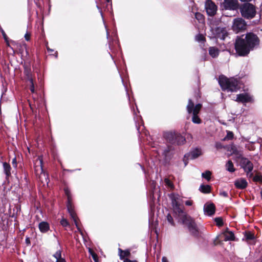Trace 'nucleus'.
Instances as JSON below:
<instances>
[{
    "instance_id": "nucleus-1",
    "label": "nucleus",
    "mask_w": 262,
    "mask_h": 262,
    "mask_svg": "<svg viewBox=\"0 0 262 262\" xmlns=\"http://www.w3.org/2000/svg\"><path fill=\"white\" fill-rule=\"evenodd\" d=\"M259 43V39L255 34L248 33L246 35H243L237 38L235 48L239 55L245 56L257 46Z\"/></svg>"
},
{
    "instance_id": "nucleus-2",
    "label": "nucleus",
    "mask_w": 262,
    "mask_h": 262,
    "mask_svg": "<svg viewBox=\"0 0 262 262\" xmlns=\"http://www.w3.org/2000/svg\"><path fill=\"white\" fill-rule=\"evenodd\" d=\"M219 83L223 90L228 92H236L240 88L239 82L233 77L228 78L224 76H221Z\"/></svg>"
},
{
    "instance_id": "nucleus-3",
    "label": "nucleus",
    "mask_w": 262,
    "mask_h": 262,
    "mask_svg": "<svg viewBox=\"0 0 262 262\" xmlns=\"http://www.w3.org/2000/svg\"><path fill=\"white\" fill-rule=\"evenodd\" d=\"M180 219L182 223L187 226L189 231L191 234L194 236H196L198 234V228L196 226L194 220L190 216L186 214H183Z\"/></svg>"
},
{
    "instance_id": "nucleus-4",
    "label": "nucleus",
    "mask_w": 262,
    "mask_h": 262,
    "mask_svg": "<svg viewBox=\"0 0 262 262\" xmlns=\"http://www.w3.org/2000/svg\"><path fill=\"white\" fill-rule=\"evenodd\" d=\"M201 107V104L199 103L194 105L191 99L188 100V103L187 105V111L188 114L192 113V121L194 123L200 124L201 123V120L198 116Z\"/></svg>"
},
{
    "instance_id": "nucleus-5",
    "label": "nucleus",
    "mask_w": 262,
    "mask_h": 262,
    "mask_svg": "<svg viewBox=\"0 0 262 262\" xmlns=\"http://www.w3.org/2000/svg\"><path fill=\"white\" fill-rule=\"evenodd\" d=\"M64 192L66 194L68 199V202H67V209L68 210L69 213H70V215L71 217V218L73 219V221L74 222V223L77 227L78 230H79V228L78 227V221L77 218L76 216V214L74 210V208L72 204V198L71 195V193L70 191V190L68 189V188H65L64 189Z\"/></svg>"
},
{
    "instance_id": "nucleus-6",
    "label": "nucleus",
    "mask_w": 262,
    "mask_h": 262,
    "mask_svg": "<svg viewBox=\"0 0 262 262\" xmlns=\"http://www.w3.org/2000/svg\"><path fill=\"white\" fill-rule=\"evenodd\" d=\"M242 15L247 19L253 18L256 14L255 7L250 3H245L241 7Z\"/></svg>"
},
{
    "instance_id": "nucleus-7",
    "label": "nucleus",
    "mask_w": 262,
    "mask_h": 262,
    "mask_svg": "<svg viewBox=\"0 0 262 262\" xmlns=\"http://www.w3.org/2000/svg\"><path fill=\"white\" fill-rule=\"evenodd\" d=\"M169 198L171 201V205L174 212L181 217L185 214L183 209L180 207V196L177 194L171 193L169 194Z\"/></svg>"
},
{
    "instance_id": "nucleus-8",
    "label": "nucleus",
    "mask_w": 262,
    "mask_h": 262,
    "mask_svg": "<svg viewBox=\"0 0 262 262\" xmlns=\"http://www.w3.org/2000/svg\"><path fill=\"white\" fill-rule=\"evenodd\" d=\"M221 6L225 10L233 11V14L232 15H234L235 13L236 12L235 11H236L238 8V4L237 0H224L222 3ZM224 14L227 16H232V15H229L226 13Z\"/></svg>"
},
{
    "instance_id": "nucleus-9",
    "label": "nucleus",
    "mask_w": 262,
    "mask_h": 262,
    "mask_svg": "<svg viewBox=\"0 0 262 262\" xmlns=\"http://www.w3.org/2000/svg\"><path fill=\"white\" fill-rule=\"evenodd\" d=\"M238 157L241 158V165L245 171L247 172V175L250 177L252 176L251 172L253 170V164L248 159L242 157V154L241 152L237 154Z\"/></svg>"
},
{
    "instance_id": "nucleus-10",
    "label": "nucleus",
    "mask_w": 262,
    "mask_h": 262,
    "mask_svg": "<svg viewBox=\"0 0 262 262\" xmlns=\"http://www.w3.org/2000/svg\"><path fill=\"white\" fill-rule=\"evenodd\" d=\"M246 26V23L243 18H236L233 20L232 27L233 30L235 32L238 33L241 31L245 30Z\"/></svg>"
},
{
    "instance_id": "nucleus-11",
    "label": "nucleus",
    "mask_w": 262,
    "mask_h": 262,
    "mask_svg": "<svg viewBox=\"0 0 262 262\" xmlns=\"http://www.w3.org/2000/svg\"><path fill=\"white\" fill-rule=\"evenodd\" d=\"M236 101L243 103H253L254 98L249 93H243L236 95Z\"/></svg>"
},
{
    "instance_id": "nucleus-12",
    "label": "nucleus",
    "mask_w": 262,
    "mask_h": 262,
    "mask_svg": "<svg viewBox=\"0 0 262 262\" xmlns=\"http://www.w3.org/2000/svg\"><path fill=\"white\" fill-rule=\"evenodd\" d=\"M205 8L207 14L209 16H214L217 11V7L211 0H207L205 4Z\"/></svg>"
},
{
    "instance_id": "nucleus-13",
    "label": "nucleus",
    "mask_w": 262,
    "mask_h": 262,
    "mask_svg": "<svg viewBox=\"0 0 262 262\" xmlns=\"http://www.w3.org/2000/svg\"><path fill=\"white\" fill-rule=\"evenodd\" d=\"M55 248L57 250L53 255V256L56 259L55 262H66L64 258L61 257V248L58 241H57L55 243Z\"/></svg>"
},
{
    "instance_id": "nucleus-14",
    "label": "nucleus",
    "mask_w": 262,
    "mask_h": 262,
    "mask_svg": "<svg viewBox=\"0 0 262 262\" xmlns=\"http://www.w3.org/2000/svg\"><path fill=\"white\" fill-rule=\"evenodd\" d=\"M214 34L216 38L224 40L228 35V32L225 28L218 27L215 29Z\"/></svg>"
},
{
    "instance_id": "nucleus-15",
    "label": "nucleus",
    "mask_w": 262,
    "mask_h": 262,
    "mask_svg": "<svg viewBox=\"0 0 262 262\" xmlns=\"http://www.w3.org/2000/svg\"><path fill=\"white\" fill-rule=\"evenodd\" d=\"M223 239L224 241H233L234 239V235L232 232L226 230L224 231L221 235L216 237V239L220 241Z\"/></svg>"
},
{
    "instance_id": "nucleus-16",
    "label": "nucleus",
    "mask_w": 262,
    "mask_h": 262,
    "mask_svg": "<svg viewBox=\"0 0 262 262\" xmlns=\"http://www.w3.org/2000/svg\"><path fill=\"white\" fill-rule=\"evenodd\" d=\"M215 206L213 203H206L204 206V214L207 215H212L215 212Z\"/></svg>"
},
{
    "instance_id": "nucleus-17",
    "label": "nucleus",
    "mask_w": 262,
    "mask_h": 262,
    "mask_svg": "<svg viewBox=\"0 0 262 262\" xmlns=\"http://www.w3.org/2000/svg\"><path fill=\"white\" fill-rule=\"evenodd\" d=\"M177 134L172 132H167L164 134V138L170 143H175L176 136Z\"/></svg>"
},
{
    "instance_id": "nucleus-18",
    "label": "nucleus",
    "mask_w": 262,
    "mask_h": 262,
    "mask_svg": "<svg viewBox=\"0 0 262 262\" xmlns=\"http://www.w3.org/2000/svg\"><path fill=\"white\" fill-rule=\"evenodd\" d=\"M202 155V151L200 149L195 148L191 151L188 154V157L190 159H194Z\"/></svg>"
},
{
    "instance_id": "nucleus-19",
    "label": "nucleus",
    "mask_w": 262,
    "mask_h": 262,
    "mask_svg": "<svg viewBox=\"0 0 262 262\" xmlns=\"http://www.w3.org/2000/svg\"><path fill=\"white\" fill-rule=\"evenodd\" d=\"M234 184L237 188L244 189L246 187L247 182L244 179H239L235 181Z\"/></svg>"
},
{
    "instance_id": "nucleus-20",
    "label": "nucleus",
    "mask_w": 262,
    "mask_h": 262,
    "mask_svg": "<svg viewBox=\"0 0 262 262\" xmlns=\"http://www.w3.org/2000/svg\"><path fill=\"white\" fill-rule=\"evenodd\" d=\"M209 53L212 57L215 58L219 54V50L216 47H211L209 49Z\"/></svg>"
},
{
    "instance_id": "nucleus-21",
    "label": "nucleus",
    "mask_w": 262,
    "mask_h": 262,
    "mask_svg": "<svg viewBox=\"0 0 262 262\" xmlns=\"http://www.w3.org/2000/svg\"><path fill=\"white\" fill-rule=\"evenodd\" d=\"M39 228L41 232H46L49 229V225L47 222H42L39 224Z\"/></svg>"
},
{
    "instance_id": "nucleus-22",
    "label": "nucleus",
    "mask_w": 262,
    "mask_h": 262,
    "mask_svg": "<svg viewBox=\"0 0 262 262\" xmlns=\"http://www.w3.org/2000/svg\"><path fill=\"white\" fill-rule=\"evenodd\" d=\"M170 151V148L168 147H165L164 148H160L158 150V154H162L163 155L165 158H166L169 156V153Z\"/></svg>"
},
{
    "instance_id": "nucleus-23",
    "label": "nucleus",
    "mask_w": 262,
    "mask_h": 262,
    "mask_svg": "<svg viewBox=\"0 0 262 262\" xmlns=\"http://www.w3.org/2000/svg\"><path fill=\"white\" fill-rule=\"evenodd\" d=\"M185 142V138L181 135L177 134V136H176L175 143L181 145L183 144Z\"/></svg>"
},
{
    "instance_id": "nucleus-24",
    "label": "nucleus",
    "mask_w": 262,
    "mask_h": 262,
    "mask_svg": "<svg viewBox=\"0 0 262 262\" xmlns=\"http://www.w3.org/2000/svg\"><path fill=\"white\" fill-rule=\"evenodd\" d=\"M119 255L120 259H122L125 257H127L130 255V251L129 250H122L121 249H119Z\"/></svg>"
},
{
    "instance_id": "nucleus-25",
    "label": "nucleus",
    "mask_w": 262,
    "mask_h": 262,
    "mask_svg": "<svg viewBox=\"0 0 262 262\" xmlns=\"http://www.w3.org/2000/svg\"><path fill=\"white\" fill-rule=\"evenodd\" d=\"M226 169L230 172H233L235 171L233 164L231 160H229L226 164Z\"/></svg>"
},
{
    "instance_id": "nucleus-26",
    "label": "nucleus",
    "mask_w": 262,
    "mask_h": 262,
    "mask_svg": "<svg viewBox=\"0 0 262 262\" xmlns=\"http://www.w3.org/2000/svg\"><path fill=\"white\" fill-rule=\"evenodd\" d=\"M3 167H4L5 173L6 174V176L8 177L10 176L11 175L10 165L9 164H8L7 163L4 162L3 163Z\"/></svg>"
},
{
    "instance_id": "nucleus-27",
    "label": "nucleus",
    "mask_w": 262,
    "mask_h": 262,
    "mask_svg": "<svg viewBox=\"0 0 262 262\" xmlns=\"http://www.w3.org/2000/svg\"><path fill=\"white\" fill-rule=\"evenodd\" d=\"M211 187L208 185H202L200 187V190L203 193H209L210 191Z\"/></svg>"
},
{
    "instance_id": "nucleus-28",
    "label": "nucleus",
    "mask_w": 262,
    "mask_h": 262,
    "mask_svg": "<svg viewBox=\"0 0 262 262\" xmlns=\"http://www.w3.org/2000/svg\"><path fill=\"white\" fill-rule=\"evenodd\" d=\"M211 174V172L209 170H207L205 172L202 173V176L203 178L206 179L208 181H209L210 180Z\"/></svg>"
},
{
    "instance_id": "nucleus-29",
    "label": "nucleus",
    "mask_w": 262,
    "mask_h": 262,
    "mask_svg": "<svg viewBox=\"0 0 262 262\" xmlns=\"http://www.w3.org/2000/svg\"><path fill=\"white\" fill-rule=\"evenodd\" d=\"M89 252L92 255L95 262H99L98 259V257L96 254H95L92 250V249L89 248Z\"/></svg>"
},
{
    "instance_id": "nucleus-30",
    "label": "nucleus",
    "mask_w": 262,
    "mask_h": 262,
    "mask_svg": "<svg viewBox=\"0 0 262 262\" xmlns=\"http://www.w3.org/2000/svg\"><path fill=\"white\" fill-rule=\"evenodd\" d=\"M195 40L198 42H204L205 40L204 36L202 34H198L195 37Z\"/></svg>"
},
{
    "instance_id": "nucleus-31",
    "label": "nucleus",
    "mask_w": 262,
    "mask_h": 262,
    "mask_svg": "<svg viewBox=\"0 0 262 262\" xmlns=\"http://www.w3.org/2000/svg\"><path fill=\"white\" fill-rule=\"evenodd\" d=\"M167 220L170 225H171L172 226L174 225L172 217L169 213H168L167 215Z\"/></svg>"
},
{
    "instance_id": "nucleus-32",
    "label": "nucleus",
    "mask_w": 262,
    "mask_h": 262,
    "mask_svg": "<svg viewBox=\"0 0 262 262\" xmlns=\"http://www.w3.org/2000/svg\"><path fill=\"white\" fill-rule=\"evenodd\" d=\"M215 222L218 226H221L223 225V220L221 217H216L215 219Z\"/></svg>"
},
{
    "instance_id": "nucleus-33",
    "label": "nucleus",
    "mask_w": 262,
    "mask_h": 262,
    "mask_svg": "<svg viewBox=\"0 0 262 262\" xmlns=\"http://www.w3.org/2000/svg\"><path fill=\"white\" fill-rule=\"evenodd\" d=\"M246 147L247 148L250 150H253L254 149L253 142H249L247 143L246 145Z\"/></svg>"
},
{
    "instance_id": "nucleus-34",
    "label": "nucleus",
    "mask_w": 262,
    "mask_h": 262,
    "mask_svg": "<svg viewBox=\"0 0 262 262\" xmlns=\"http://www.w3.org/2000/svg\"><path fill=\"white\" fill-rule=\"evenodd\" d=\"M245 237L247 239H252L254 238V234L251 232L246 233Z\"/></svg>"
},
{
    "instance_id": "nucleus-35",
    "label": "nucleus",
    "mask_w": 262,
    "mask_h": 262,
    "mask_svg": "<svg viewBox=\"0 0 262 262\" xmlns=\"http://www.w3.org/2000/svg\"><path fill=\"white\" fill-rule=\"evenodd\" d=\"M195 18L200 21L203 20V16L201 13H195Z\"/></svg>"
},
{
    "instance_id": "nucleus-36",
    "label": "nucleus",
    "mask_w": 262,
    "mask_h": 262,
    "mask_svg": "<svg viewBox=\"0 0 262 262\" xmlns=\"http://www.w3.org/2000/svg\"><path fill=\"white\" fill-rule=\"evenodd\" d=\"M233 137V134L231 132H228L227 133V136L225 138V139H232Z\"/></svg>"
},
{
    "instance_id": "nucleus-37",
    "label": "nucleus",
    "mask_w": 262,
    "mask_h": 262,
    "mask_svg": "<svg viewBox=\"0 0 262 262\" xmlns=\"http://www.w3.org/2000/svg\"><path fill=\"white\" fill-rule=\"evenodd\" d=\"M61 224L63 226V227H66L67 226L69 225V223L68 222V221L66 220V219H62L61 221Z\"/></svg>"
},
{
    "instance_id": "nucleus-38",
    "label": "nucleus",
    "mask_w": 262,
    "mask_h": 262,
    "mask_svg": "<svg viewBox=\"0 0 262 262\" xmlns=\"http://www.w3.org/2000/svg\"><path fill=\"white\" fill-rule=\"evenodd\" d=\"M30 34L28 32H27L25 35V38L27 41H29L30 39Z\"/></svg>"
},
{
    "instance_id": "nucleus-39",
    "label": "nucleus",
    "mask_w": 262,
    "mask_h": 262,
    "mask_svg": "<svg viewBox=\"0 0 262 262\" xmlns=\"http://www.w3.org/2000/svg\"><path fill=\"white\" fill-rule=\"evenodd\" d=\"M185 203L187 206H192L193 204V201L191 200H187L185 201Z\"/></svg>"
},
{
    "instance_id": "nucleus-40",
    "label": "nucleus",
    "mask_w": 262,
    "mask_h": 262,
    "mask_svg": "<svg viewBox=\"0 0 262 262\" xmlns=\"http://www.w3.org/2000/svg\"><path fill=\"white\" fill-rule=\"evenodd\" d=\"M52 55L54 56L56 58L57 56V52H54L53 50L50 49V56Z\"/></svg>"
},
{
    "instance_id": "nucleus-41",
    "label": "nucleus",
    "mask_w": 262,
    "mask_h": 262,
    "mask_svg": "<svg viewBox=\"0 0 262 262\" xmlns=\"http://www.w3.org/2000/svg\"><path fill=\"white\" fill-rule=\"evenodd\" d=\"M165 182L166 183V184L169 187H171L172 186V184H171V182L168 180V179H166L165 180Z\"/></svg>"
},
{
    "instance_id": "nucleus-42",
    "label": "nucleus",
    "mask_w": 262,
    "mask_h": 262,
    "mask_svg": "<svg viewBox=\"0 0 262 262\" xmlns=\"http://www.w3.org/2000/svg\"><path fill=\"white\" fill-rule=\"evenodd\" d=\"M12 163L13 166L14 167H17V163H16V160L15 158L13 159Z\"/></svg>"
},
{
    "instance_id": "nucleus-43",
    "label": "nucleus",
    "mask_w": 262,
    "mask_h": 262,
    "mask_svg": "<svg viewBox=\"0 0 262 262\" xmlns=\"http://www.w3.org/2000/svg\"><path fill=\"white\" fill-rule=\"evenodd\" d=\"M261 179V176H255L254 178V180L255 181H260Z\"/></svg>"
},
{
    "instance_id": "nucleus-44",
    "label": "nucleus",
    "mask_w": 262,
    "mask_h": 262,
    "mask_svg": "<svg viewBox=\"0 0 262 262\" xmlns=\"http://www.w3.org/2000/svg\"><path fill=\"white\" fill-rule=\"evenodd\" d=\"M215 147L217 148H221L222 147V145L220 143H216V144H215Z\"/></svg>"
},
{
    "instance_id": "nucleus-45",
    "label": "nucleus",
    "mask_w": 262,
    "mask_h": 262,
    "mask_svg": "<svg viewBox=\"0 0 262 262\" xmlns=\"http://www.w3.org/2000/svg\"><path fill=\"white\" fill-rule=\"evenodd\" d=\"M124 262H137L136 260H131L128 258H125L124 259Z\"/></svg>"
},
{
    "instance_id": "nucleus-46",
    "label": "nucleus",
    "mask_w": 262,
    "mask_h": 262,
    "mask_svg": "<svg viewBox=\"0 0 262 262\" xmlns=\"http://www.w3.org/2000/svg\"><path fill=\"white\" fill-rule=\"evenodd\" d=\"M3 35H4V37L5 40H6V41L7 42V46H9L10 45H9V42H8V38H7V36H6V34H4Z\"/></svg>"
},
{
    "instance_id": "nucleus-47",
    "label": "nucleus",
    "mask_w": 262,
    "mask_h": 262,
    "mask_svg": "<svg viewBox=\"0 0 262 262\" xmlns=\"http://www.w3.org/2000/svg\"><path fill=\"white\" fill-rule=\"evenodd\" d=\"M162 262H169V261L166 257H163L162 258Z\"/></svg>"
},
{
    "instance_id": "nucleus-48",
    "label": "nucleus",
    "mask_w": 262,
    "mask_h": 262,
    "mask_svg": "<svg viewBox=\"0 0 262 262\" xmlns=\"http://www.w3.org/2000/svg\"><path fill=\"white\" fill-rule=\"evenodd\" d=\"M221 194L225 197H227L228 195L227 193L225 191L221 192Z\"/></svg>"
},
{
    "instance_id": "nucleus-49",
    "label": "nucleus",
    "mask_w": 262,
    "mask_h": 262,
    "mask_svg": "<svg viewBox=\"0 0 262 262\" xmlns=\"http://www.w3.org/2000/svg\"><path fill=\"white\" fill-rule=\"evenodd\" d=\"M26 242L27 244H29L30 243V239L29 238L26 239Z\"/></svg>"
},
{
    "instance_id": "nucleus-50",
    "label": "nucleus",
    "mask_w": 262,
    "mask_h": 262,
    "mask_svg": "<svg viewBox=\"0 0 262 262\" xmlns=\"http://www.w3.org/2000/svg\"><path fill=\"white\" fill-rule=\"evenodd\" d=\"M31 91L32 92H34V86L32 84L31 88Z\"/></svg>"
},
{
    "instance_id": "nucleus-51",
    "label": "nucleus",
    "mask_w": 262,
    "mask_h": 262,
    "mask_svg": "<svg viewBox=\"0 0 262 262\" xmlns=\"http://www.w3.org/2000/svg\"><path fill=\"white\" fill-rule=\"evenodd\" d=\"M241 1H242V2H249V1H251L252 0H240Z\"/></svg>"
},
{
    "instance_id": "nucleus-52",
    "label": "nucleus",
    "mask_w": 262,
    "mask_h": 262,
    "mask_svg": "<svg viewBox=\"0 0 262 262\" xmlns=\"http://www.w3.org/2000/svg\"><path fill=\"white\" fill-rule=\"evenodd\" d=\"M46 47H47V49L48 50H49V47H48V43H47Z\"/></svg>"
},
{
    "instance_id": "nucleus-53",
    "label": "nucleus",
    "mask_w": 262,
    "mask_h": 262,
    "mask_svg": "<svg viewBox=\"0 0 262 262\" xmlns=\"http://www.w3.org/2000/svg\"><path fill=\"white\" fill-rule=\"evenodd\" d=\"M39 162H40V163L41 164V160H39Z\"/></svg>"
},
{
    "instance_id": "nucleus-54",
    "label": "nucleus",
    "mask_w": 262,
    "mask_h": 262,
    "mask_svg": "<svg viewBox=\"0 0 262 262\" xmlns=\"http://www.w3.org/2000/svg\"><path fill=\"white\" fill-rule=\"evenodd\" d=\"M260 194H261V196L262 197V191L260 192Z\"/></svg>"
},
{
    "instance_id": "nucleus-55",
    "label": "nucleus",
    "mask_w": 262,
    "mask_h": 262,
    "mask_svg": "<svg viewBox=\"0 0 262 262\" xmlns=\"http://www.w3.org/2000/svg\"><path fill=\"white\" fill-rule=\"evenodd\" d=\"M107 2H109L110 0H106Z\"/></svg>"
}]
</instances>
